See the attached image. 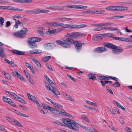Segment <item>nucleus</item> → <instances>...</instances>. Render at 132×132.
Returning a JSON list of instances; mask_svg holds the SVG:
<instances>
[{
    "instance_id": "49530a36",
    "label": "nucleus",
    "mask_w": 132,
    "mask_h": 132,
    "mask_svg": "<svg viewBox=\"0 0 132 132\" xmlns=\"http://www.w3.org/2000/svg\"><path fill=\"white\" fill-rule=\"evenodd\" d=\"M85 106L86 108H87L90 110H93V111H95L96 110V109L93 107L87 105H85Z\"/></svg>"
},
{
    "instance_id": "f3484780",
    "label": "nucleus",
    "mask_w": 132,
    "mask_h": 132,
    "mask_svg": "<svg viewBox=\"0 0 132 132\" xmlns=\"http://www.w3.org/2000/svg\"><path fill=\"white\" fill-rule=\"evenodd\" d=\"M12 123L13 125L16 126L21 127L23 126L22 125L21 123L15 119H13Z\"/></svg>"
},
{
    "instance_id": "8fccbe9b",
    "label": "nucleus",
    "mask_w": 132,
    "mask_h": 132,
    "mask_svg": "<svg viewBox=\"0 0 132 132\" xmlns=\"http://www.w3.org/2000/svg\"><path fill=\"white\" fill-rule=\"evenodd\" d=\"M10 98L7 97H3V101L7 102L9 100H10Z\"/></svg>"
},
{
    "instance_id": "f704fd0d",
    "label": "nucleus",
    "mask_w": 132,
    "mask_h": 132,
    "mask_svg": "<svg viewBox=\"0 0 132 132\" xmlns=\"http://www.w3.org/2000/svg\"><path fill=\"white\" fill-rule=\"evenodd\" d=\"M51 57L50 56H48L44 57L42 61L44 62H46L50 59Z\"/></svg>"
},
{
    "instance_id": "4468645a",
    "label": "nucleus",
    "mask_w": 132,
    "mask_h": 132,
    "mask_svg": "<svg viewBox=\"0 0 132 132\" xmlns=\"http://www.w3.org/2000/svg\"><path fill=\"white\" fill-rule=\"evenodd\" d=\"M12 52L14 53L19 55H24L25 54V53L24 52L21 51L16 50H12Z\"/></svg>"
},
{
    "instance_id": "1a4fd4ad",
    "label": "nucleus",
    "mask_w": 132,
    "mask_h": 132,
    "mask_svg": "<svg viewBox=\"0 0 132 132\" xmlns=\"http://www.w3.org/2000/svg\"><path fill=\"white\" fill-rule=\"evenodd\" d=\"M28 30L26 28H22L21 31L16 32L13 33V35L14 36L17 37L23 38L26 36V33L28 32Z\"/></svg>"
},
{
    "instance_id": "2f4dec72",
    "label": "nucleus",
    "mask_w": 132,
    "mask_h": 132,
    "mask_svg": "<svg viewBox=\"0 0 132 132\" xmlns=\"http://www.w3.org/2000/svg\"><path fill=\"white\" fill-rule=\"evenodd\" d=\"M55 34H57L61 31H63V29L62 27L58 28L57 29H55Z\"/></svg>"
},
{
    "instance_id": "e433bc0d",
    "label": "nucleus",
    "mask_w": 132,
    "mask_h": 132,
    "mask_svg": "<svg viewBox=\"0 0 132 132\" xmlns=\"http://www.w3.org/2000/svg\"><path fill=\"white\" fill-rule=\"evenodd\" d=\"M81 118L82 119H83L86 121L87 122H90V120L87 118L86 116H82L81 117Z\"/></svg>"
},
{
    "instance_id": "37998d69",
    "label": "nucleus",
    "mask_w": 132,
    "mask_h": 132,
    "mask_svg": "<svg viewBox=\"0 0 132 132\" xmlns=\"http://www.w3.org/2000/svg\"><path fill=\"white\" fill-rule=\"evenodd\" d=\"M4 21L5 19L1 17H0V24L1 26L3 25Z\"/></svg>"
},
{
    "instance_id": "69168bd1",
    "label": "nucleus",
    "mask_w": 132,
    "mask_h": 132,
    "mask_svg": "<svg viewBox=\"0 0 132 132\" xmlns=\"http://www.w3.org/2000/svg\"><path fill=\"white\" fill-rule=\"evenodd\" d=\"M67 76L72 81H75V79L73 77H72L70 75H67Z\"/></svg>"
},
{
    "instance_id": "aec40b11",
    "label": "nucleus",
    "mask_w": 132,
    "mask_h": 132,
    "mask_svg": "<svg viewBox=\"0 0 132 132\" xmlns=\"http://www.w3.org/2000/svg\"><path fill=\"white\" fill-rule=\"evenodd\" d=\"M88 78L89 79H92V80H95L96 79V78L94 74L89 73L88 74L87 76Z\"/></svg>"
},
{
    "instance_id": "cd10ccee",
    "label": "nucleus",
    "mask_w": 132,
    "mask_h": 132,
    "mask_svg": "<svg viewBox=\"0 0 132 132\" xmlns=\"http://www.w3.org/2000/svg\"><path fill=\"white\" fill-rule=\"evenodd\" d=\"M104 36H106L107 37H111L113 38V37L114 36V34L113 33H109L105 34H104Z\"/></svg>"
},
{
    "instance_id": "393cba45",
    "label": "nucleus",
    "mask_w": 132,
    "mask_h": 132,
    "mask_svg": "<svg viewBox=\"0 0 132 132\" xmlns=\"http://www.w3.org/2000/svg\"><path fill=\"white\" fill-rule=\"evenodd\" d=\"M107 30L109 31H114L115 30H119L118 28L117 27H110L108 28Z\"/></svg>"
},
{
    "instance_id": "de8ad7c7",
    "label": "nucleus",
    "mask_w": 132,
    "mask_h": 132,
    "mask_svg": "<svg viewBox=\"0 0 132 132\" xmlns=\"http://www.w3.org/2000/svg\"><path fill=\"white\" fill-rule=\"evenodd\" d=\"M42 106H43V108L44 109H48V108L49 106V105L47 104H43Z\"/></svg>"
},
{
    "instance_id": "ea45409f",
    "label": "nucleus",
    "mask_w": 132,
    "mask_h": 132,
    "mask_svg": "<svg viewBox=\"0 0 132 132\" xmlns=\"http://www.w3.org/2000/svg\"><path fill=\"white\" fill-rule=\"evenodd\" d=\"M18 77L19 78V79L22 81H24V79L23 76L20 74H18L17 75Z\"/></svg>"
},
{
    "instance_id": "13d9d810",
    "label": "nucleus",
    "mask_w": 132,
    "mask_h": 132,
    "mask_svg": "<svg viewBox=\"0 0 132 132\" xmlns=\"http://www.w3.org/2000/svg\"><path fill=\"white\" fill-rule=\"evenodd\" d=\"M104 36V34H98L96 36V37L97 38V39H100V38H100L101 39L102 38V37L103 36Z\"/></svg>"
},
{
    "instance_id": "7ed1b4c3",
    "label": "nucleus",
    "mask_w": 132,
    "mask_h": 132,
    "mask_svg": "<svg viewBox=\"0 0 132 132\" xmlns=\"http://www.w3.org/2000/svg\"><path fill=\"white\" fill-rule=\"evenodd\" d=\"M104 46L108 48L114 50H113V52L115 54H119L121 53L123 51V50L122 48H117V46L109 43H103Z\"/></svg>"
},
{
    "instance_id": "5fc2aeb1",
    "label": "nucleus",
    "mask_w": 132,
    "mask_h": 132,
    "mask_svg": "<svg viewBox=\"0 0 132 132\" xmlns=\"http://www.w3.org/2000/svg\"><path fill=\"white\" fill-rule=\"evenodd\" d=\"M109 77L111 79H112L116 81H118L119 80V79L116 77H112L111 76H109Z\"/></svg>"
},
{
    "instance_id": "423d86ee",
    "label": "nucleus",
    "mask_w": 132,
    "mask_h": 132,
    "mask_svg": "<svg viewBox=\"0 0 132 132\" xmlns=\"http://www.w3.org/2000/svg\"><path fill=\"white\" fill-rule=\"evenodd\" d=\"M47 109L50 111L53 112L56 114L58 115L60 113H61L63 115L66 116L71 118H73V116L72 115L68 113H66L64 111H62L61 110H60L58 109L55 110L52 107L49 106Z\"/></svg>"
},
{
    "instance_id": "39448f33",
    "label": "nucleus",
    "mask_w": 132,
    "mask_h": 132,
    "mask_svg": "<svg viewBox=\"0 0 132 132\" xmlns=\"http://www.w3.org/2000/svg\"><path fill=\"white\" fill-rule=\"evenodd\" d=\"M63 26H62L63 30L65 29L70 28L72 29H75L77 28H79L86 27V24H82L79 25L71 24H64Z\"/></svg>"
},
{
    "instance_id": "20e7f679",
    "label": "nucleus",
    "mask_w": 132,
    "mask_h": 132,
    "mask_svg": "<svg viewBox=\"0 0 132 132\" xmlns=\"http://www.w3.org/2000/svg\"><path fill=\"white\" fill-rule=\"evenodd\" d=\"M51 85V87L47 83H46V87L48 90L51 91L54 94L56 95H59L60 93L57 90L56 86L55 84L50 79L48 81Z\"/></svg>"
},
{
    "instance_id": "0eeeda50",
    "label": "nucleus",
    "mask_w": 132,
    "mask_h": 132,
    "mask_svg": "<svg viewBox=\"0 0 132 132\" xmlns=\"http://www.w3.org/2000/svg\"><path fill=\"white\" fill-rule=\"evenodd\" d=\"M128 8L127 7L121 6H110L107 7L106 9L108 11H119L127 10Z\"/></svg>"
},
{
    "instance_id": "c756f323",
    "label": "nucleus",
    "mask_w": 132,
    "mask_h": 132,
    "mask_svg": "<svg viewBox=\"0 0 132 132\" xmlns=\"http://www.w3.org/2000/svg\"><path fill=\"white\" fill-rule=\"evenodd\" d=\"M47 32L50 34H55V29H54L53 30H51L49 28L48 29Z\"/></svg>"
},
{
    "instance_id": "f8f14e48",
    "label": "nucleus",
    "mask_w": 132,
    "mask_h": 132,
    "mask_svg": "<svg viewBox=\"0 0 132 132\" xmlns=\"http://www.w3.org/2000/svg\"><path fill=\"white\" fill-rule=\"evenodd\" d=\"M49 11L46 10H42L35 9L32 11V13L34 14H38L39 13H46L49 12Z\"/></svg>"
},
{
    "instance_id": "b1692460",
    "label": "nucleus",
    "mask_w": 132,
    "mask_h": 132,
    "mask_svg": "<svg viewBox=\"0 0 132 132\" xmlns=\"http://www.w3.org/2000/svg\"><path fill=\"white\" fill-rule=\"evenodd\" d=\"M64 95L68 100H69L72 101H74V99L69 95H68L67 94H65V95Z\"/></svg>"
},
{
    "instance_id": "58836bf2",
    "label": "nucleus",
    "mask_w": 132,
    "mask_h": 132,
    "mask_svg": "<svg viewBox=\"0 0 132 132\" xmlns=\"http://www.w3.org/2000/svg\"><path fill=\"white\" fill-rule=\"evenodd\" d=\"M114 87H118L120 86V84L118 82L116 81L113 84Z\"/></svg>"
},
{
    "instance_id": "6e6d98bb",
    "label": "nucleus",
    "mask_w": 132,
    "mask_h": 132,
    "mask_svg": "<svg viewBox=\"0 0 132 132\" xmlns=\"http://www.w3.org/2000/svg\"><path fill=\"white\" fill-rule=\"evenodd\" d=\"M7 10H15V8L11 6H7Z\"/></svg>"
},
{
    "instance_id": "4d7b16f0",
    "label": "nucleus",
    "mask_w": 132,
    "mask_h": 132,
    "mask_svg": "<svg viewBox=\"0 0 132 132\" xmlns=\"http://www.w3.org/2000/svg\"><path fill=\"white\" fill-rule=\"evenodd\" d=\"M6 118L7 119V120H8L10 122H12V121L13 120V119H12L11 118H10L8 116H7L6 117Z\"/></svg>"
},
{
    "instance_id": "0e129e2a",
    "label": "nucleus",
    "mask_w": 132,
    "mask_h": 132,
    "mask_svg": "<svg viewBox=\"0 0 132 132\" xmlns=\"http://www.w3.org/2000/svg\"><path fill=\"white\" fill-rule=\"evenodd\" d=\"M97 10H91V13L92 14H97Z\"/></svg>"
},
{
    "instance_id": "c03bdc74",
    "label": "nucleus",
    "mask_w": 132,
    "mask_h": 132,
    "mask_svg": "<svg viewBox=\"0 0 132 132\" xmlns=\"http://www.w3.org/2000/svg\"><path fill=\"white\" fill-rule=\"evenodd\" d=\"M97 10V14H102L105 12V11L104 10Z\"/></svg>"
},
{
    "instance_id": "c9c22d12",
    "label": "nucleus",
    "mask_w": 132,
    "mask_h": 132,
    "mask_svg": "<svg viewBox=\"0 0 132 132\" xmlns=\"http://www.w3.org/2000/svg\"><path fill=\"white\" fill-rule=\"evenodd\" d=\"M46 24L50 27H55V22L47 23Z\"/></svg>"
},
{
    "instance_id": "72a5a7b5",
    "label": "nucleus",
    "mask_w": 132,
    "mask_h": 132,
    "mask_svg": "<svg viewBox=\"0 0 132 132\" xmlns=\"http://www.w3.org/2000/svg\"><path fill=\"white\" fill-rule=\"evenodd\" d=\"M5 76L9 80H11V78L10 75L8 73L6 72H4Z\"/></svg>"
},
{
    "instance_id": "a878e982",
    "label": "nucleus",
    "mask_w": 132,
    "mask_h": 132,
    "mask_svg": "<svg viewBox=\"0 0 132 132\" xmlns=\"http://www.w3.org/2000/svg\"><path fill=\"white\" fill-rule=\"evenodd\" d=\"M6 92L7 93H8L9 94L11 95V96L13 97L15 99V98H16V97H17V95L14 93L8 91H6Z\"/></svg>"
},
{
    "instance_id": "052dcab7",
    "label": "nucleus",
    "mask_w": 132,
    "mask_h": 132,
    "mask_svg": "<svg viewBox=\"0 0 132 132\" xmlns=\"http://www.w3.org/2000/svg\"><path fill=\"white\" fill-rule=\"evenodd\" d=\"M108 92L112 94H113V92L112 91L111 89L109 87H108L107 89Z\"/></svg>"
},
{
    "instance_id": "7c9ffc66",
    "label": "nucleus",
    "mask_w": 132,
    "mask_h": 132,
    "mask_svg": "<svg viewBox=\"0 0 132 132\" xmlns=\"http://www.w3.org/2000/svg\"><path fill=\"white\" fill-rule=\"evenodd\" d=\"M30 44V47L32 48H36L37 47L36 44L35 43H29Z\"/></svg>"
},
{
    "instance_id": "9b49d317",
    "label": "nucleus",
    "mask_w": 132,
    "mask_h": 132,
    "mask_svg": "<svg viewBox=\"0 0 132 132\" xmlns=\"http://www.w3.org/2000/svg\"><path fill=\"white\" fill-rule=\"evenodd\" d=\"M66 6L69 8L77 9H86L87 7V6H83L82 5H70L67 6Z\"/></svg>"
},
{
    "instance_id": "bb28decb",
    "label": "nucleus",
    "mask_w": 132,
    "mask_h": 132,
    "mask_svg": "<svg viewBox=\"0 0 132 132\" xmlns=\"http://www.w3.org/2000/svg\"><path fill=\"white\" fill-rule=\"evenodd\" d=\"M16 113L17 114H18L20 116H23L24 117H27V118L29 117V116H28L26 114H23L21 112H20L19 111H17L16 112Z\"/></svg>"
},
{
    "instance_id": "774afa93",
    "label": "nucleus",
    "mask_w": 132,
    "mask_h": 132,
    "mask_svg": "<svg viewBox=\"0 0 132 132\" xmlns=\"http://www.w3.org/2000/svg\"><path fill=\"white\" fill-rule=\"evenodd\" d=\"M28 80L29 82H30L33 85H34L35 84L33 80L31 79L30 78L28 79Z\"/></svg>"
},
{
    "instance_id": "09e8293b",
    "label": "nucleus",
    "mask_w": 132,
    "mask_h": 132,
    "mask_svg": "<svg viewBox=\"0 0 132 132\" xmlns=\"http://www.w3.org/2000/svg\"><path fill=\"white\" fill-rule=\"evenodd\" d=\"M81 13L86 14V13H91V10H87L82 11L81 12Z\"/></svg>"
},
{
    "instance_id": "4be33fe9",
    "label": "nucleus",
    "mask_w": 132,
    "mask_h": 132,
    "mask_svg": "<svg viewBox=\"0 0 132 132\" xmlns=\"http://www.w3.org/2000/svg\"><path fill=\"white\" fill-rule=\"evenodd\" d=\"M27 94L29 98L31 101H33L34 100L36 99L35 97L33 95H31L29 93H27Z\"/></svg>"
},
{
    "instance_id": "5701e85b",
    "label": "nucleus",
    "mask_w": 132,
    "mask_h": 132,
    "mask_svg": "<svg viewBox=\"0 0 132 132\" xmlns=\"http://www.w3.org/2000/svg\"><path fill=\"white\" fill-rule=\"evenodd\" d=\"M35 37H31L29 38L28 39V43H31L36 42Z\"/></svg>"
},
{
    "instance_id": "bf43d9fd",
    "label": "nucleus",
    "mask_w": 132,
    "mask_h": 132,
    "mask_svg": "<svg viewBox=\"0 0 132 132\" xmlns=\"http://www.w3.org/2000/svg\"><path fill=\"white\" fill-rule=\"evenodd\" d=\"M45 46H54V44L52 43H47L46 44H44Z\"/></svg>"
},
{
    "instance_id": "603ef678",
    "label": "nucleus",
    "mask_w": 132,
    "mask_h": 132,
    "mask_svg": "<svg viewBox=\"0 0 132 132\" xmlns=\"http://www.w3.org/2000/svg\"><path fill=\"white\" fill-rule=\"evenodd\" d=\"M124 41H126L128 42L132 43V40L129 39L127 38H125L124 39Z\"/></svg>"
},
{
    "instance_id": "a211bd4d",
    "label": "nucleus",
    "mask_w": 132,
    "mask_h": 132,
    "mask_svg": "<svg viewBox=\"0 0 132 132\" xmlns=\"http://www.w3.org/2000/svg\"><path fill=\"white\" fill-rule=\"evenodd\" d=\"M5 56L4 48H0V57L2 58Z\"/></svg>"
},
{
    "instance_id": "a19ab883",
    "label": "nucleus",
    "mask_w": 132,
    "mask_h": 132,
    "mask_svg": "<svg viewBox=\"0 0 132 132\" xmlns=\"http://www.w3.org/2000/svg\"><path fill=\"white\" fill-rule=\"evenodd\" d=\"M7 103L13 106H15V104L10 99V100H9Z\"/></svg>"
},
{
    "instance_id": "e2e57ef3",
    "label": "nucleus",
    "mask_w": 132,
    "mask_h": 132,
    "mask_svg": "<svg viewBox=\"0 0 132 132\" xmlns=\"http://www.w3.org/2000/svg\"><path fill=\"white\" fill-rule=\"evenodd\" d=\"M35 38L36 42H39L41 41L42 40V39L40 38L35 37Z\"/></svg>"
},
{
    "instance_id": "3c124183",
    "label": "nucleus",
    "mask_w": 132,
    "mask_h": 132,
    "mask_svg": "<svg viewBox=\"0 0 132 132\" xmlns=\"http://www.w3.org/2000/svg\"><path fill=\"white\" fill-rule=\"evenodd\" d=\"M22 3H29L32 2V0H22Z\"/></svg>"
},
{
    "instance_id": "473e14b6",
    "label": "nucleus",
    "mask_w": 132,
    "mask_h": 132,
    "mask_svg": "<svg viewBox=\"0 0 132 132\" xmlns=\"http://www.w3.org/2000/svg\"><path fill=\"white\" fill-rule=\"evenodd\" d=\"M55 27L63 26L64 25V24L59 22H55Z\"/></svg>"
},
{
    "instance_id": "dca6fc26",
    "label": "nucleus",
    "mask_w": 132,
    "mask_h": 132,
    "mask_svg": "<svg viewBox=\"0 0 132 132\" xmlns=\"http://www.w3.org/2000/svg\"><path fill=\"white\" fill-rule=\"evenodd\" d=\"M30 53L32 54H39L42 52V50H40L35 49L31 50L29 51Z\"/></svg>"
},
{
    "instance_id": "680f3d73",
    "label": "nucleus",
    "mask_w": 132,
    "mask_h": 132,
    "mask_svg": "<svg viewBox=\"0 0 132 132\" xmlns=\"http://www.w3.org/2000/svg\"><path fill=\"white\" fill-rule=\"evenodd\" d=\"M114 24L113 23H105V25H106V26H113V25Z\"/></svg>"
},
{
    "instance_id": "6ab92c4d",
    "label": "nucleus",
    "mask_w": 132,
    "mask_h": 132,
    "mask_svg": "<svg viewBox=\"0 0 132 132\" xmlns=\"http://www.w3.org/2000/svg\"><path fill=\"white\" fill-rule=\"evenodd\" d=\"M113 102L116 104L118 107L123 110H125V108L121 105L118 102L115 100H113Z\"/></svg>"
},
{
    "instance_id": "338daca9",
    "label": "nucleus",
    "mask_w": 132,
    "mask_h": 132,
    "mask_svg": "<svg viewBox=\"0 0 132 132\" xmlns=\"http://www.w3.org/2000/svg\"><path fill=\"white\" fill-rule=\"evenodd\" d=\"M54 105H55L56 106H57L60 107H63L62 106L56 103H54Z\"/></svg>"
},
{
    "instance_id": "f257e3e1",
    "label": "nucleus",
    "mask_w": 132,
    "mask_h": 132,
    "mask_svg": "<svg viewBox=\"0 0 132 132\" xmlns=\"http://www.w3.org/2000/svg\"><path fill=\"white\" fill-rule=\"evenodd\" d=\"M63 40H57L56 42L64 47L68 48L71 47L70 44H74L76 49L78 51H79L81 48L82 44L79 41H75L72 39L70 38H64Z\"/></svg>"
},
{
    "instance_id": "4c0bfd02",
    "label": "nucleus",
    "mask_w": 132,
    "mask_h": 132,
    "mask_svg": "<svg viewBox=\"0 0 132 132\" xmlns=\"http://www.w3.org/2000/svg\"><path fill=\"white\" fill-rule=\"evenodd\" d=\"M124 17L123 16L115 15L113 16L112 18L113 19H119L120 18H123Z\"/></svg>"
},
{
    "instance_id": "864d4df0",
    "label": "nucleus",
    "mask_w": 132,
    "mask_h": 132,
    "mask_svg": "<svg viewBox=\"0 0 132 132\" xmlns=\"http://www.w3.org/2000/svg\"><path fill=\"white\" fill-rule=\"evenodd\" d=\"M90 131L89 132H99L96 129H95L93 128H92L90 129Z\"/></svg>"
},
{
    "instance_id": "a18cd8bd",
    "label": "nucleus",
    "mask_w": 132,
    "mask_h": 132,
    "mask_svg": "<svg viewBox=\"0 0 132 132\" xmlns=\"http://www.w3.org/2000/svg\"><path fill=\"white\" fill-rule=\"evenodd\" d=\"M37 33L41 36H43L44 35V33L43 31L39 30H37Z\"/></svg>"
},
{
    "instance_id": "f03ea898",
    "label": "nucleus",
    "mask_w": 132,
    "mask_h": 132,
    "mask_svg": "<svg viewBox=\"0 0 132 132\" xmlns=\"http://www.w3.org/2000/svg\"><path fill=\"white\" fill-rule=\"evenodd\" d=\"M62 121L71 129L76 131L78 130L79 126L75 121L68 118H64L62 119Z\"/></svg>"
},
{
    "instance_id": "6e6552de",
    "label": "nucleus",
    "mask_w": 132,
    "mask_h": 132,
    "mask_svg": "<svg viewBox=\"0 0 132 132\" xmlns=\"http://www.w3.org/2000/svg\"><path fill=\"white\" fill-rule=\"evenodd\" d=\"M85 36L83 33L78 32H73L67 34L65 35L66 37H72L73 38H81Z\"/></svg>"
},
{
    "instance_id": "2eb2a0df",
    "label": "nucleus",
    "mask_w": 132,
    "mask_h": 132,
    "mask_svg": "<svg viewBox=\"0 0 132 132\" xmlns=\"http://www.w3.org/2000/svg\"><path fill=\"white\" fill-rule=\"evenodd\" d=\"M72 19L70 18H67L66 17H62L60 18H58L56 19L57 21H61L62 22L68 21L72 20Z\"/></svg>"
},
{
    "instance_id": "412c9836",
    "label": "nucleus",
    "mask_w": 132,
    "mask_h": 132,
    "mask_svg": "<svg viewBox=\"0 0 132 132\" xmlns=\"http://www.w3.org/2000/svg\"><path fill=\"white\" fill-rule=\"evenodd\" d=\"M16 97V98H15V99L17 100L18 101L22 103L27 104V102L22 98L18 97L17 96V97Z\"/></svg>"
},
{
    "instance_id": "ddd939ff",
    "label": "nucleus",
    "mask_w": 132,
    "mask_h": 132,
    "mask_svg": "<svg viewBox=\"0 0 132 132\" xmlns=\"http://www.w3.org/2000/svg\"><path fill=\"white\" fill-rule=\"evenodd\" d=\"M64 8V7L62 6H50V7H48L46 9L50 10H60Z\"/></svg>"
},
{
    "instance_id": "c85d7f7f",
    "label": "nucleus",
    "mask_w": 132,
    "mask_h": 132,
    "mask_svg": "<svg viewBox=\"0 0 132 132\" xmlns=\"http://www.w3.org/2000/svg\"><path fill=\"white\" fill-rule=\"evenodd\" d=\"M113 38L114 39L116 40H118L120 41H124V37H113Z\"/></svg>"
},
{
    "instance_id": "79ce46f5",
    "label": "nucleus",
    "mask_w": 132,
    "mask_h": 132,
    "mask_svg": "<svg viewBox=\"0 0 132 132\" xmlns=\"http://www.w3.org/2000/svg\"><path fill=\"white\" fill-rule=\"evenodd\" d=\"M88 104H90L94 106H97V104L93 102L90 101H87L86 102Z\"/></svg>"
},
{
    "instance_id": "9d476101",
    "label": "nucleus",
    "mask_w": 132,
    "mask_h": 132,
    "mask_svg": "<svg viewBox=\"0 0 132 132\" xmlns=\"http://www.w3.org/2000/svg\"><path fill=\"white\" fill-rule=\"evenodd\" d=\"M107 48L104 47H98L95 49L94 50V52L95 53H100L106 51Z\"/></svg>"
}]
</instances>
